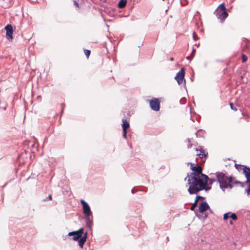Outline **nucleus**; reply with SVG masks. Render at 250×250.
<instances>
[{
	"mask_svg": "<svg viewBox=\"0 0 250 250\" xmlns=\"http://www.w3.org/2000/svg\"><path fill=\"white\" fill-rule=\"evenodd\" d=\"M185 69L184 68H182L177 73L174 79L176 80L177 83L179 84H181L183 83V79L185 76Z\"/></svg>",
	"mask_w": 250,
	"mask_h": 250,
	"instance_id": "obj_6",
	"label": "nucleus"
},
{
	"mask_svg": "<svg viewBox=\"0 0 250 250\" xmlns=\"http://www.w3.org/2000/svg\"><path fill=\"white\" fill-rule=\"evenodd\" d=\"M198 204V202L196 200L194 201V203L192 204V206L190 208L191 210H194V208H196Z\"/></svg>",
	"mask_w": 250,
	"mask_h": 250,
	"instance_id": "obj_19",
	"label": "nucleus"
},
{
	"mask_svg": "<svg viewBox=\"0 0 250 250\" xmlns=\"http://www.w3.org/2000/svg\"><path fill=\"white\" fill-rule=\"evenodd\" d=\"M230 213V212H229L228 213H226L223 215V219L225 220H227L229 217V214Z\"/></svg>",
	"mask_w": 250,
	"mask_h": 250,
	"instance_id": "obj_21",
	"label": "nucleus"
},
{
	"mask_svg": "<svg viewBox=\"0 0 250 250\" xmlns=\"http://www.w3.org/2000/svg\"><path fill=\"white\" fill-rule=\"evenodd\" d=\"M123 136L125 139L127 138V130H123Z\"/></svg>",
	"mask_w": 250,
	"mask_h": 250,
	"instance_id": "obj_25",
	"label": "nucleus"
},
{
	"mask_svg": "<svg viewBox=\"0 0 250 250\" xmlns=\"http://www.w3.org/2000/svg\"><path fill=\"white\" fill-rule=\"evenodd\" d=\"M81 203L83 206V211L84 215H91L92 212L88 204L83 200H81Z\"/></svg>",
	"mask_w": 250,
	"mask_h": 250,
	"instance_id": "obj_5",
	"label": "nucleus"
},
{
	"mask_svg": "<svg viewBox=\"0 0 250 250\" xmlns=\"http://www.w3.org/2000/svg\"><path fill=\"white\" fill-rule=\"evenodd\" d=\"M87 232H85L83 235V236L82 235V237H81V238H82V239L84 240V241H86V238H87Z\"/></svg>",
	"mask_w": 250,
	"mask_h": 250,
	"instance_id": "obj_26",
	"label": "nucleus"
},
{
	"mask_svg": "<svg viewBox=\"0 0 250 250\" xmlns=\"http://www.w3.org/2000/svg\"><path fill=\"white\" fill-rule=\"evenodd\" d=\"M92 214L91 215H84L86 226L90 228L92 225Z\"/></svg>",
	"mask_w": 250,
	"mask_h": 250,
	"instance_id": "obj_9",
	"label": "nucleus"
},
{
	"mask_svg": "<svg viewBox=\"0 0 250 250\" xmlns=\"http://www.w3.org/2000/svg\"><path fill=\"white\" fill-rule=\"evenodd\" d=\"M196 151H200L199 153H198L197 155L199 156L200 158H206L208 155V153L206 152L201 147H200V148H196Z\"/></svg>",
	"mask_w": 250,
	"mask_h": 250,
	"instance_id": "obj_11",
	"label": "nucleus"
},
{
	"mask_svg": "<svg viewBox=\"0 0 250 250\" xmlns=\"http://www.w3.org/2000/svg\"><path fill=\"white\" fill-rule=\"evenodd\" d=\"M170 60H171V61H172V60H173V58H171V59H170Z\"/></svg>",
	"mask_w": 250,
	"mask_h": 250,
	"instance_id": "obj_41",
	"label": "nucleus"
},
{
	"mask_svg": "<svg viewBox=\"0 0 250 250\" xmlns=\"http://www.w3.org/2000/svg\"><path fill=\"white\" fill-rule=\"evenodd\" d=\"M217 181L220 184V188L224 190L227 188V183H233L231 176H227L225 173L221 172H217L215 173Z\"/></svg>",
	"mask_w": 250,
	"mask_h": 250,
	"instance_id": "obj_2",
	"label": "nucleus"
},
{
	"mask_svg": "<svg viewBox=\"0 0 250 250\" xmlns=\"http://www.w3.org/2000/svg\"><path fill=\"white\" fill-rule=\"evenodd\" d=\"M229 217L231 218L233 220H236L238 218L237 216L236 215V214L234 213H231L230 212V213L229 214Z\"/></svg>",
	"mask_w": 250,
	"mask_h": 250,
	"instance_id": "obj_18",
	"label": "nucleus"
},
{
	"mask_svg": "<svg viewBox=\"0 0 250 250\" xmlns=\"http://www.w3.org/2000/svg\"><path fill=\"white\" fill-rule=\"evenodd\" d=\"M78 241L80 247L81 248H83L85 241H84V240L82 239L81 238Z\"/></svg>",
	"mask_w": 250,
	"mask_h": 250,
	"instance_id": "obj_15",
	"label": "nucleus"
},
{
	"mask_svg": "<svg viewBox=\"0 0 250 250\" xmlns=\"http://www.w3.org/2000/svg\"><path fill=\"white\" fill-rule=\"evenodd\" d=\"M76 231L77 232L78 234H79L81 235V237L83 233V228H81L78 230H77Z\"/></svg>",
	"mask_w": 250,
	"mask_h": 250,
	"instance_id": "obj_23",
	"label": "nucleus"
},
{
	"mask_svg": "<svg viewBox=\"0 0 250 250\" xmlns=\"http://www.w3.org/2000/svg\"><path fill=\"white\" fill-rule=\"evenodd\" d=\"M187 141H188V144L191 143L190 139L188 138V139H187Z\"/></svg>",
	"mask_w": 250,
	"mask_h": 250,
	"instance_id": "obj_38",
	"label": "nucleus"
},
{
	"mask_svg": "<svg viewBox=\"0 0 250 250\" xmlns=\"http://www.w3.org/2000/svg\"><path fill=\"white\" fill-rule=\"evenodd\" d=\"M247 60H248V57L246 55L243 54L242 55V62H246L247 61Z\"/></svg>",
	"mask_w": 250,
	"mask_h": 250,
	"instance_id": "obj_20",
	"label": "nucleus"
},
{
	"mask_svg": "<svg viewBox=\"0 0 250 250\" xmlns=\"http://www.w3.org/2000/svg\"><path fill=\"white\" fill-rule=\"evenodd\" d=\"M204 198L202 196H197L196 197V199L195 200H196L197 202H198L199 200L200 199H204Z\"/></svg>",
	"mask_w": 250,
	"mask_h": 250,
	"instance_id": "obj_28",
	"label": "nucleus"
},
{
	"mask_svg": "<svg viewBox=\"0 0 250 250\" xmlns=\"http://www.w3.org/2000/svg\"><path fill=\"white\" fill-rule=\"evenodd\" d=\"M160 104L159 100L157 98H153L149 100V105L152 110L158 111L160 109Z\"/></svg>",
	"mask_w": 250,
	"mask_h": 250,
	"instance_id": "obj_4",
	"label": "nucleus"
},
{
	"mask_svg": "<svg viewBox=\"0 0 250 250\" xmlns=\"http://www.w3.org/2000/svg\"><path fill=\"white\" fill-rule=\"evenodd\" d=\"M68 236H73L72 240L74 241H78L81 238V235L78 234L76 231L70 232L68 234Z\"/></svg>",
	"mask_w": 250,
	"mask_h": 250,
	"instance_id": "obj_12",
	"label": "nucleus"
},
{
	"mask_svg": "<svg viewBox=\"0 0 250 250\" xmlns=\"http://www.w3.org/2000/svg\"><path fill=\"white\" fill-rule=\"evenodd\" d=\"M52 199L51 195H49V196L47 197H46L45 199H44L43 200V201L45 202V201H47L48 200L51 201V200H52Z\"/></svg>",
	"mask_w": 250,
	"mask_h": 250,
	"instance_id": "obj_27",
	"label": "nucleus"
},
{
	"mask_svg": "<svg viewBox=\"0 0 250 250\" xmlns=\"http://www.w3.org/2000/svg\"><path fill=\"white\" fill-rule=\"evenodd\" d=\"M227 188H232V185L231 184V183H229L228 182L227 183Z\"/></svg>",
	"mask_w": 250,
	"mask_h": 250,
	"instance_id": "obj_32",
	"label": "nucleus"
},
{
	"mask_svg": "<svg viewBox=\"0 0 250 250\" xmlns=\"http://www.w3.org/2000/svg\"><path fill=\"white\" fill-rule=\"evenodd\" d=\"M243 172L247 178L246 183H248L249 181H250V168L247 166H244L243 168Z\"/></svg>",
	"mask_w": 250,
	"mask_h": 250,
	"instance_id": "obj_10",
	"label": "nucleus"
},
{
	"mask_svg": "<svg viewBox=\"0 0 250 250\" xmlns=\"http://www.w3.org/2000/svg\"><path fill=\"white\" fill-rule=\"evenodd\" d=\"M211 188V187H206V186H205V188L203 189H205L206 191H208V190L210 189Z\"/></svg>",
	"mask_w": 250,
	"mask_h": 250,
	"instance_id": "obj_34",
	"label": "nucleus"
},
{
	"mask_svg": "<svg viewBox=\"0 0 250 250\" xmlns=\"http://www.w3.org/2000/svg\"><path fill=\"white\" fill-rule=\"evenodd\" d=\"M85 55L87 58H88L90 54V50L87 49H84V50Z\"/></svg>",
	"mask_w": 250,
	"mask_h": 250,
	"instance_id": "obj_22",
	"label": "nucleus"
},
{
	"mask_svg": "<svg viewBox=\"0 0 250 250\" xmlns=\"http://www.w3.org/2000/svg\"><path fill=\"white\" fill-rule=\"evenodd\" d=\"M122 127L123 130H127V129L129 127V124L128 122L125 119L122 120Z\"/></svg>",
	"mask_w": 250,
	"mask_h": 250,
	"instance_id": "obj_13",
	"label": "nucleus"
},
{
	"mask_svg": "<svg viewBox=\"0 0 250 250\" xmlns=\"http://www.w3.org/2000/svg\"><path fill=\"white\" fill-rule=\"evenodd\" d=\"M195 51H196V50H195V49H194V48H193V49H192V55H194V53H195Z\"/></svg>",
	"mask_w": 250,
	"mask_h": 250,
	"instance_id": "obj_37",
	"label": "nucleus"
},
{
	"mask_svg": "<svg viewBox=\"0 0 250 250\" xmlns=\"http://www.w3.org/2000/svg\"><path fill=\"white\" fill-rule=\"evenodd\" d=\"M5 29L6 31V37L7 40L9 41H12L13 39V27L11 24H7L5 27Z\"/></svg>",
	"mask_w": 250,
	"mask_h": 250,
	"instance_id": "obj_7",
	"label": "nucleus"
},
{
	"mask_svg": "<svg viewBox=\"0 0 250 250\" xmlns=\"http://www.w3.org/2000/svg\"><path fill=\"white\" fill-rule=\"evenodd\" d=\"M246 191H247L248 194H250V181L249 182V185L248 188L247 189H246Z\"/></svg>",
	"mask_w": 250,
	"mask_h": 250,
	"instance_id": "obj_30",
	"label": "nucleus"
},
{
	"mask_svg": "<svg viewBox=\"0 0 250 250\" xmlns=\"http://www.w3.org/2000/svg\"><path fill=\"white\" fill-rule=\"evenodd\" d=\"M214 14L222 22H223L228 17V13L227 12L225 5L224 3H222L218 6L214 12Z\"/></svg>",
	"mask_w": 250,
	"mask_h": 250,
	"instance_id": "obj_3",
	"label": "nucleus"
},
{
	"mask_svg": "<svg viewBox=\"0 0 250 250\" xmlns=\"http://www.w3.org/2000/svg\"><path fill=\"white\" fill-rule=\"evenodd\" d=\"M209 208V206L206 202H202L199 207V211L201 213H203Z\"/></svg>",
	"mask_w": 250,
	"mask_h": 250,
	"instance_id": "obj_8",
	"label": "nucleus"
},
{
	"mask_svg": "<svg viewBox=\"0 0 250 250\" xmlns=\"http://www.w3.org/2000/svg\"><path fill=\"white\" fill-rule=\"evenodd\" d=\"M192 144L191 143H189L188 145V148H190L192 147Z\"/></svg>",
	"mask_w": 250,
	"mask_h": 250,
	"instance_id": "obj_35",
	"label": "nucleus"
},
{
	"mask_svg": "<svg viewBox=\"0 0 250 250\" xmlns=\"http://www.w3.org/2000/svg\"><path fill=\"white\" fill-rule=\"evenodd\" d=\"M208 181H209L208 184L211 185L214 181H215V180L214 179H208Z\"/></svg>",
	"mask_w": 250,
	"mask_h": 250,
	"instance_id": "obj_29",
	"label": "nucleus"
},
{
	"mask_svg": "<svg viewBox=\"0 0 250 250\" xmlns=\"http://www.w3.org/2000/svg\"><path fill=\"white\" fill-rule=\"evenodd\" d=\"M190 169L193 171L190 174L188 173L185 181L188 180L189 188L188 192L190 194H197L199 191L202 190L207 186L208 177L207 175L203 174V169L201 166H195L194 164L188 163Z\"/></svg>",
	"mask_w": 250,
	"mask_h": 250,
	"instance_id": "obj_1",
	"label": "nucleus"
},
{
	"mask_svg": "<svg viewBox=\"0 0 250 250\" xmlns=\"http://www.w3.org/2000/svg\"><path fill=\"white\" fill-rule=\"evenodd\" d=\"M245 166L244 165H240V164H235L234 165V167H235L236 168V169H237L238 170H243V168H244V167Z\"/></svg>",
	"mask_w": 250,
	"mask_h": 250,
	"instance_id": "obj_17",
	"label": "nucleus"
},
{
	"mask_svg": "<svg viewBox=\"0 0 250 250\" xmlns=\"http://www.w3.org/2000/svg\"><path fill=\"white\" fill-rule=\"evenodd\" d=\"M204 134V131L202 129L198 130L196 133L195 135L197 137H202Z\"/></svg>",
	"mask_w": 250,
	"mask_h": 250,
	"instance_id": "obj_16",
	"label": "nucleus"
},
{
	"mask_svg": "<svg viewBox=\"0 0 250 250\" xmlns=\"http://www.w3.org/2000/svg\"><path fill=\"white\" fill-rule=\"evenodd\" d=\"M193 39H194L195 40H196V39H195V32H194L193 33Z\"/></svg>",
	"mask_w": 250,
	"mask_h": 250,
	"instance_id": "obj_36",
	"label": "nucleus"
},
{
	"mask_svg": "<svg viewBox=\"0 0 250 250\" xmlns=\"http://www.w3.org/2000/svg\"><path fill=\"white\" fill-rule=\"evenodd\" d=\"M229 105H230V108L232 110H234L235 111H236L237 110V108L236 107L234 106V105H233L232 103H229Z\"/></svg>",
	"mask_w": 250,
	"mask_h": 250,
	"instance_id": "obj_24",
	"label": "nucleus"
},
{
	"mask_svg": "<svg viewBox=\"0 0 250 250\" xmlns=\"http://www.w3.org/2000/svg\"><path fill=\"white\" fill-rule=\"evenodd\" d=\"M131 192H132V193H134V189H132L131 190Z\"/></svg>",
	"mask_w": 250,
	"mask_h": 250,
	"instance_id": "obj_40",
	"label": "nucleus"
},
{
	"mask_svg": "<svg viewBox=\"0 0 250 250\" xmlns=\"http://www.w3.org/2000/svg\"><path fill=\"white\" fill-rule=\"evenodd\" d=\"M126 0H120L118 4V6L120 8H123L125 7L126 4Z\"/></svg>",
	"mask_w": 250,
	"mask_h": 250,
	"instance_id": "obj_14",
	"label": "nucleus"
},
{
	"mask_svg": "<svg viewBox=\"0 0 250 250\" xmlns=\"http://www.w3.org/2000/svg\"><path fill=\"white\" fill-rule=\"evenodd\" d=\"M234 183L239 184L241 187H243L244 185V183L239 181H235Z\"/></svg>",
	"mask_w": 250,
	"mask_h": 250,
	"instance_id": "obj_31",
	"label": "nucleus"
},
{
	"mask_svg": "<svg viewBox=\"0 0 250 250\" xmlns=\"http://www.w3.org/2000/svg\"><path fill=\"white\" fill-rule=\"evenodd\" d=\"M73 2H74V4L75 5V6H76L77 7H79V4L78 2L76 0H73Z\"/></svg>",
	"mask_w": 250,
	"mask_h": 250,
	"instance_id": "obj_33",
	"label": "nucleus"
},
{
	"mask_svg": "<svg viewBox=\"0 0 250 250\" xmlns=\"http://www.w3.org/2000/svg\"><path fill=\"white\" fill-rule=\"evenodd\" d=\"M229 224H231V225H232V224H233V222H232V221L230 220V221H229Z\"/></svg>",
	"mask_w": 250,
	"mask_h": 250,
	"instance_id": "obj_39",
	"label": "nucleus"
}]
</instances>
